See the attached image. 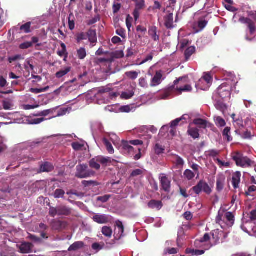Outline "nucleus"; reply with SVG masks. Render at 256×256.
<instances>
[{
    "mask_svg": "<svg viewBox=\"0 0 256 256\" xmlns=\"http://www.w3.org/2000/svg\"><path fill=\"white\" fill-rule=\"evenodd\" d=\"M182 78H180L178 79L175 80L174 82V85L168 87L164 90V94L162 96L163 99H166L168 98L175 90L178 92V94H181L182 92H190L192 90V88L190 84H186L183 87L178 88L176 86L178 84V82L182 80Z\"/></svg>",
    "mask_w": 256,
    "mask_h": 256,
    "instance_id": "nucleus-1",
    "label": "nucleus"
},
{
    "mask_svg": "<svg viewBox=\"0 0 256 256\" xmlns=\"http://www.w3.org/2000/svg\"><path fill=\"white\" fill-rule=\"evenodd\" d=\"M232 158L236 162L238 166L242 168L251 166L254 162L247 156L239 152H236L232 154Z\"/></svg>",
    "mask_w": 256,
    "mask_h": 256,
    "instance_id": "nucleus-2",
    "label": "nucleus"
},
{
    "mask_svg": "<svg viewBox=\"0 0 256 256\" xmlns=\"http://www.w3.org/2000/svg\"><path fill=\"white\" fill-rule=\"evenodd\" d=\"M95 172L91 170H88L86 164H78L76 167L75 176L78 178H84L94 176Z\"/></svg>",
    "mask_w": 256,
    "mask_h": 256,
    "instance_id": "nucleus-3",
    "label": "nucleus"
},
{
    "mask_svg": "<svg viewBox=\"0 0 256 256\" xmlns=\"http://www.w3.org/2000/svg\"><path fill=\"white\" fill-rule=\"evenodd\" d=\"M68 225V222H67L57 219L52 220L50 224L52 230L58 232H60L66 230Z\"/></svg>",
    "mask_w": 256,
    "mask_h": 256,
    "instance_id": "nucleus-4",
    "label": "nucleus"
},
{
    "mask_svg": "<svg viewBox=\"0 0 256 256\" xmlns=\"http://www.w3.org/2000/svg\"><path fill=\"white\" fill-rule=\"evenodd\" d=\"M134 2L135 8L134 10L132 15L134 16V20L136 21L140 14V11L145 8V0H132Z\"/></svg>",
    "mask_w": 256,
    "mask_h": 256,
    "instance_id": "nucleus-5",
    "label": "nucleus"
},
{
    "mask_svg": "<svg viewBox=\"0 0 256 256\" xmlns=\"http://www.w3.org/2000/svg\"><path fill=\"white\" fill-rule=\"evenodd\" d=\"M239 21L244 24H246L250 34H253L256 30L254 22L250 18L241 17Z\"/></svg>",
    "mask_w": 256,
    "mask_h": 256,
    "instance_id": "nucleus-6",
    "label": "nucleus"
},
{
    "mask_svg": "<svg viewBox=\"0 0 256 256\" xmlns=\"http://www.w3.org/2000/svg\"><path fill=\"white\" fill-rule=\"evenodd\" d=\"M160 178V183L162 189L166 192H170V180L168 178L162 174Z\"/></svg>",
    "mask_w": 256,
    "mask_h": 256,
    "instance_id": "nucleus-7",
    "label": "nucleus"
},
{
    "mask_svg": "<svg viewBox=\"0 0 256 256\" xmlns=\"http://www.w3.org/2000/svg\"><path fill=\"white\" fill-rule=\"evenodd\" d=\"M92 219L99 224H106L110 222L108 216L104 214H96L93 216Z\"/></svg>",
    "mask_w": 256,
    "mask_h": 256,
    "instance_id": "nucleus-8",
    "label": "nucleus"
},
{
    "mask_svg": "<svg viewBox=\"0 0 256 256\" xmlns=\"http://www.w3.org/2000/svg\"><path fill=\"white\" fill-rule=\"evenodd\" d=\"M54 170V166L50 162H46L40 166V168L38 170V174L42 172H50Z\"/></svg>",
    "mask_w": 256,
    "mask_h": 256,
    "instance_id": "nucleus-9",
    "label": "nucleus"
},
{
    "mask_svg": "<svg viewBox=\"0 0 256 256\" xmlns=\"http://www.w3.org/2000/svg\"><path fill=\"white\" fill-rule=\"evenodd\" d=\"M162 74L161 70L156 71L151 80L150 86L154 87L160 84L162 82Z\"/></svg>",
    "mask_w": 256,
    "mask_h": 256,
    "instance_id": "nucleus-10",
    "label": "nucleus"
},
{
    "mask_svg": "<svg viewBox=\"0 0 256 256\" xmlns=\"http://www.w3.org/2000/svg\"><path fill=\"white\" fill-rule=\"evenodd\" d=\"M164 24L166 28L171 29L174 28V16L172 13L168 12V14L164 17Z\"/></svg>",
    "mask_w": 256,
    "mask_h": 256,
    "instance_id": "nucleus-11",
    "label": "nucleus"
},
{
    "mask_svg": "<svg viewBox=\"0 0 256 256\" xmlns=\"http://www.w3.org/2000/svg\"><path fill=\"white\" fill-rule=\"evenodd\" d=\"M58 216H68L72 214V209L66 206H58Z\"/></svg>",
    "mask_w": 256,
    "mask_h": 256,
    "instance_id": "nucleus-12",
    "label": "nucleus"
},
{
    "mask_svg": "<svg viewBox=\"0 0 256 256\" xmlns=\"http://www.w3.org/2000/svg\"><path fill=\"white\" fill-rule=\"evenodd\" d=\"M148 34L154 42L159 41L160 36L158 34L157 28L156 26H150L148 28Z\"/></svg>",
    "mask_w": 256,
    "mask_h": 256,
    "instance_id": "nucleus-13",
    "label": "nucleus"
},
{
    "mask_svg": "<svg viewBox=\"0 0 256 256\" xmlns=\"http://www.w3.org/2000/svg\"><path fill=\"white\" fill-rule=\"evenodd\" d=\"M32 244L30 242H23L20 246V251L22 254H28L32 252Z\"/></svg>",
    "mask_w": 256,
    "mask_h": 256,
    "instance_id": "nucleus-14",
    "label": "nucleus"
},
{
    "mask_svg": "<svg viewBox=\"0 0 256 256\" xmlns=\"http://www.w3.org/2000/svg\"><path fill=\"white\" fill-rule=\"evenodd\" d=\"M222 234L223 232L220 231L219 230H215L211 232L210 234L212 236L213 244H216L219 242L220 236Z\"/></svg>",
    "mask_w": 256,
    "mask_h": 256,
    "instance_id": "nucleus-15",
    "label": "nucleus"
},
{
    "mask_svg": "<svg viewBox=\"0 0 256 256\" xmlns=\"http://www.w3.org/2000/svg\"><path fill=\"white\" fill-rule=\"evenodd\" d=\"M130 141L122 140L121 146L122 149L124 151L128 152V154L134 153V148L131 146Z\"/></svg>",
    "mask_w": 256,
    "mask_h": 256,
    "instance_id": "nucleus-16",
    "label": "nucleus"
},
{
    "mask_svg": "<svg viewBox=\"0 0 256 256\" xmlns=\"http://www.w3.org/2000/svg\"><path fill=\"white\" fill-rule=\"evenodd\" d=\"M86 36L90 43L96 44L97 42L96 32L95 30L90 29L87 32Z\"/></svg>",
    "mask_w": 256,
    "mask_h": 256,
    "instance_id": "nucleus-17",
    "label": "nucleus"
},
{
    "mask_svg": "<svg viewBox=\"0 0 256 256\" xmlns=\"http://www.w3.org/2000/svg\"><path fill=\"white\" fill-rule=\"evenodd\" d=\"M149 208L152 209H156L160 210L163 206L162 203L160 200H152L149 202L148 204Z\"/></svg>",
    "mask_w": 256,
    "mask_h": 256,
    "instance_id": "nucleus-18",
    "label": "nucleus"
},
{
    "mask_svg": "<svg viewBox=\"0 0 256 256\" xmlns=\"http://www.w3.org/2000/svg\"><path fill=\"white\" fill-rule=\"evenodd\" d=\"M241 173L240 172H236L232 176V184L234 188H237L239 186L240 180Z\"/></svg>",
    "mask_w": 256,
    "mask_h": 256,
    "instance_id": "nucleus-19",
    "label": "nucleus"
},
{
    "mask_svg": "<svg viewBox=\"0 0 256 256\" xmlns=\"http://www.w3.org/2000/svg\"><path fill=\"white\" fill-rule=\"evenodd\" d=\"M187 134L194 140L198 138L200 136L199 130L196 128H191L189 126L187 131Z\"/></svg>",
    "mask_w": 256,
    "mask_h": 256,
    "instance_id": "nucleus-20",
    "label": "nucleus"
},
{
    "mask_svg": "<svg viewBox=\"0 0 256 256\" xmlns=\"http://www.w3.org/2000/svg\"><path fill=\"white\" fill-rule=\"evenodd\" d=\"M225 180V176L222 174L220 175L218 177L216 180V190L218 191H221L224 188Z\"/></svg>",
    "mask_w": 256,
    "mask_h": 256,
    "instance_id": "nucleus-21",
    "label": "nucleus"
},
{
    "mask_svg": "<svg viewBox=\"0 0 256 256\" xmlns=\"http://www.w3.org/2000/svg\"><path fill=\"white\" fill-rule=\"evenodd\" d=\"M84 246V242L82 241L76 242L69 247L68 250L70 252L76 251L83 248Z\"/></svg>",
    "mask_w": 256,
    "mask_h": 256,
    "instance_id": "nucleus-22",
    "label": "nucleus"
},
{
    "mask_svg": "<svg viewBox=\"0 0 256 256\" xmlns=\"http://www.w3.org/2000/svg\"><path fill=\"white\" fill-rule=\"evenodd\" d=\"M192 123L201 128H206L208 124V122L202 118H196L193 120Z\"/></svg>",
    "mask_w": 256,
    "mask_h": 256,
    "instance_id": "nucleus-23",
    "label": "nucleus"
},
{
    "mask_svg": "<svg viewBox=\"0 0 256 256\" xmlns=\"http://www.w3.org/2000/svg\"><path fill=\"white\" fill-rule=\"evenodd\" d=\"M115 226L118 228V234H117L118 238H121L123 236L124 232V226L122 222L118 220L115 222Z\"/></svg>",
    "mask_w": 256,
    "mask_h": 256,
    "instance_id": "nucleus-24",
    "label": "nucleus"
},
{
    "mask_svg": "<svg viewBox=\"0 0 256 256\" xmlns=\"http://www.w3.org/2000/svg\"><path fill=\"white\" fill-rule=\"evenodd\" d=\"M196 48L194 46L188 47L184 52V56L186 60H188L190 57L195 52Z\"/></svg>",
    "mask_w": 256,
    "mask_h": 256,
    "instance_id": "nucleus-25",
    "label": "nucleus"
},
{
    "mask_svg": "<svg viewBox=\"0 0 256 256\" xmlns=\"http://www.w3.org/2000/svg\"><path fill=\"white\" fill-rule=\"evenodd\" d=\"M31 25V22H28L25 24L22 25L20 28V30L22 32L26 34L30 33L32 32L30 29Z\"/></svg>",
    "mask_w": 256,
    "mask_h": 256,
    "instance_id": "nucleus-26",
    "label": "nucleus"
},
{
    "mask_svg": "<svg viewBox=\"0 0 256 256\" xmlns=\"http://www.w3.org/2000/svg\"><path fill=\"white\" fill-rule=\"evenodd\" d=\"M96 160H98L96 157H95L91 159L89 162V166L92 168H94L96 170H98L100 169V164H98L99 162Z\"/></svg>",
    "mask_w": 256,
    "mask_h": 256,
    "instance_id": "nucleus-27",
    "label": "nucleus"
},
{
    "mask_svg": "<svg viewBox=\"0 0 256 256\" xmlns=\"http://www.w3.org/2000/svg\"><path fill=\"white\" fill-rule=\"evenodd\" d=\"M102 232L105 236L110 238L112 234V230L110 226H104L102 228Z\"/></svg>",
    "mask_w": 256,
    "mask_h": 256,
    "instance_id": "nucleus-28",
    "label": "nucleus"
},
{
    "mask_svg": "<svg viewBox=\"0 0 256 256\" xmlns=\"http://www.w3.org/2000/svg\"><path fill=\"white\" fill-rule=\"evenodd\" d=\"M102 142L108 152L110 154H114V148L111 143L108 141V140L106 138H104L102 140Z\"/></svg>",
    "mask_w": 256,
    "mask_h": 256,
    "instance_id": "nucleus-29",
    "label": "nucleus"
},
{
    "mask_svg": "<svg viewBox=\"0 0 256 256\" xmlns=\"http://www.w3.org/2000/svg\"><path fill=\"white\" fill-rule=\"evenodd\" d=\"M71 70V67L68 66L65 68L64 69L61 70L56 74V76L57 78H61L64 76L66 75Z\"/></svg>",
    "mask_w": 256,
    "mask_h": 256,
    "instance_id": "nucleus-30",
    "label": "nucleus"
},
{
    "mask_svg": "<svg viewBox=\"0 0 256 256\" xmlns=\"http://www.w3.org/2000/svg\"><path fill=\"white\" fill-rule=\"evenodd\" d=\"M77 56L80 60H84L86 56V50L84 48H80L77 50Z\"/></svg>",
    "mask_w": 256,
    "mask_h": 256,
    "instance_id": "nucleus-31",
    "label": "nucleus"
},
{
    "mask_svg": "<svg viewBox=\"0 0 256 256\" xmlns=\"http://www.w3.org/2000/svg\"><path fill=\"white\" fill-rule=\"evenodd\" d=\"M215 106L217 110H220L222 113H224L227 110L226 104L221 101H218L215 104Z\"/></svg>",
    "mask_w": 256,
    "mask_h": 256,
    "instance_id": "nucleus-32",
    "label": "nucleus"
},
{
    "mask_svg": "<svg viewBox=\"0 0 256 256\" xmlns=\"http://www.w3.org/2000/svg\"><path fill=\"white\" fill-rule=\"evenodd\" d=\"M98 161L102 165L106 166L108 163H111L110 158L109 157H104L102 156H96Z\"/></svg>",
    "mask_w": 256,
    "mask_h": 256,
    "instance_id": "nucleus-33",
    "label": "nucleus"
},
{
    "mask_svg": "<svg viewBox=\"0 0 256 256\" xmlns=\"http://www.w3.org/2000/svg\"><path fill=\"white\" fill-rule=\"evenodd\" d=\"M140 72L136 71H129L125 72L126 76L130 80H135L137 78Z\"/></svg>",
    "mask_w": 256,
    "mask_h": 256,
    "instance_id": "nucleus-34",
    "label": "nucleus"
},
{
    "mask_svg": "<svg viewBox=\"0 0 256 256\" xmlns=\"http://www.w3.org/2000/svg\"><path fill=\"white\" fill-rule=\"evenodd\" d=\"M230 128L226 127L222 132V135L224 136L228 142H230L232 140V137L230 136Z\"/></svg>",
    "mask_w": 256,
    "mask_h": 256,
    "instance_id": "nucleus-35",
    "label": "nucleus"
},
{
    "mask_svg": "<svg viewBox=\"0 0 256 256\" xmlns=\"http://www.w3.org/2000/svg\"><path fill=\"white\" fill-rule=\"evenodd\" d=\"M224 86L222 85L219 87L218 89V92L220 96L222 98L226 96L230 95V92L228 90H224Z\"/></svg>",
    "mask_w": 256,
    "mask_h": 256,
    "instance_id": "nucleus-36",
    "label": "nucleus"
},
{
    "mask_svg": "<svg viewBox=\"0 0 256 256\" xmlns=\"http://www.w3.org/2000/svg\"><path fill=\"white\" fill-rule=\"evenodd\" d=\"M60 46L62 48V50H58L57 52V54L60 56L62 57L65 54L66 55V54H68V52H67L66 50V46L64 42H60Z\"/></svg>",
    "mask_w": 256,
    "mask_h": 256,
    "instance_id": "nucleus-37",
    "label": "nucleus"
},
{
    "mask_svg": "<svg viewBox=\"0 0 256 256\" xmlns=\"http://www.w3.org/2000/svg\"><path fill=\"white\" fill-rule=\"evenodd\" d=\"M215 123L216 126L219 127H224L226 124L224 120L220 116H217L216 118Z\"/></svg>",
    "mask_w": 256,
    "mask_h": 256,
    "instance_id": "nucleus-38",
    "label": "nucleus"
},
{
    "mask_svg": "<svg viewBox=\"0 0 256 256\" xmlns=\"http://www.w3.org/2000/svg\"><path fill=\"white\" fill-rule=\"evenodd\" d=\"M65 194V192L62 189H56L54 193V196L56 198H62Z\"/></svg>",
    "mask_w": 256,
    "mask_h": 256,
    "instance_id": "nucleus-39",
    "label": "nucleus"
},
{
    "mask_svg": "<svg viewBox=\"0 0 256 256\" xmlns=\"http://www.w3.org/2000/svg\"><path fill=\"white\" fill-rule=\"evenodd\" d=\"M202 180H200L198 184L194 186L192 190L196 194H199L200 192L202 191Z\"/></svg>",
    "mask_w": 256,
    "mask_h": 256,
    "instance_id": "nucleus-40",
    "label": "nucleus"
},
{
    "mask_svg": "<svg viewBox=\"0 0 256 256\" xmlns=\"http://www.w3.org/2000/svg\"><path fill=\"white\" fill-rule=\"evenodd\" d=\"M184 177L188 180H192L195 174L190 170H186L184 173Z\"/></svg>",
    "mask_w": 256,
    "mask_h": 256,
    "instance_id": "nucleus-41",
    "label": "nucleus"
},
{
    "mask_svg": "<svg viewBox=\"0 0 256 256\" xmlns=\"http://www.w3.org/2000/svg\"><path fill=\"white\" fill-rule=\"evenodd\" d=\"M154 150L156 154L160 155L164 150V148L158 144H156L154 147Z\"/></svg>",
    "mask_w": 256,
    "mask_h": 256,
    "instance_id": "nucleus-42",
    "label": "nucleus"
},
{
    "mask_svg": "<svg viewBox=\"0 0 256 256\" xmlns=\"http://www.w3.org/2000/svg\"><path fill=\"white\" fill-rule=\"evenodd\" d=\"M202 190L206 192V194H210L212 192L211 188H210L208 184L202 180Z\"/></svg>",
    "mask_w": 256,
    "mask_h": 256,
    "instance_id": "nucleus-43",
    "label": "nucleus"
},
{
    "mask_svg": "<svg viewBox=\"0 0 256 256\" xmlns=\"http://www.w3.org/2000/svg\"><path fill=\"white\" fill-rule=\"evenodd\" d=\"M82 185L85 186H90L92 185L94 186H97L98 185V182L94 180H83L82 182Z\"/></svg>",
    "mask_w": 256,
    "mask_h": 256,
    "instance_id": "nucleus-44",
    "label": "nucleus"
},
{
    "mask_svg": "<svg viewBox=\"0 0 256 256\" xmlns=\"http://www.w3.org/2000/svg\"><path fill=\"white\" fill-rule=\"evenodd\" d=\"M175 163L177 166H182L184 165V160L178 155L175 156Z\"/></svg>",
    "mask_w": 256,
    "mask_h": 256,
    "instance_id": "nucleus-45",
    "label": "nucleus"
},
{
    "mask_svg": "<svg viewBox=\"0 0 256 256\" xmlns=\"http://www.w3.org/2000/svg\"><path fill=\"white\" fill-rule=\"evenodd\" d=\"M225 216L228 221L230 224H233L234 223V216L231 212H226L225 214Z\"/></svg>",
    "mask_w": 256,
    "mask_h": 256,
    "instance_id": "nucleus-46",
    "label": "nucleus"
},
{
    "mask_svg": "<svg viewBox=\"0 0 256 256\" xmlns=\"http://www.w3.org/2000/svg\"><path fill=\"white\" fill-rule=\"evenodd\" d=\"M49 215L53 218L56 215L58 216V206L56 208L50 206L49 210Z\"/></svg>",
    "mask_w": 256,
    "mask_h": 256,
    "instance_id": "nucleus-47",
    "label": "nucleus"
},
{
    "mask_svg": "<svg viewBox=\"0 0 256 256\" xmlns=\"http://www.w3.org/2000/svg\"><path fill=\"white\" fill-rule=\"evenodd\" d=\"M32 46V42H26L21 44L19 46V48L22 50H25L28 48Z\"/></svg>",
    "mask_w": 256,
    "mask_h": 256,
    "instance_id": "nucleus-48",
    "label": "nucleus"
},
{
    "mask_svg": "<svg viewBox=\"0 0 256 256\" xmlns=\"http://www.w3.org/2000/svg\"><path fill=\"white\" fill-rule=\"evenodd\" d=\"M111 198V196L109 194L104 195L102 196H98L96 198L97 201H100L102 203L107 202Z\"/></svg>",
    "mask_w": 256,
    "mask_h": 256,
    "instance_id": "nucleus-49",
    "label": "nucleus"
},
{
    "mask_svg": "<svg viewBox=\"0 0 256 256\" xmlns=\"http://www.w3.org/2000/svg\"><path fill=\"white\" fill-rule=\"evenodd\" d=\"M134 95V92L132 91L128 92H124L122 94V97L126 100L132 98Z\"/></svg>",
    "mask_w": 256,
    "mask_h": 256,
    "instance_id": "nucleus-50",
    "label": "nucleus"
},
{
    "mask_svg": "<svg viewBox=\"0 0 256 256\" xmlns=\"http://www.w3.org/2000/svg\"><path fill=\"white\" fill-rule=\"evenodd\" d=\"M23 58L20 54H17L13 56L9 57L8 61L10 63H12L13 62H15L18 60H22Z\"/></svg>",
    "mask_w": 256,
    "mask_h": 256,
    "instance_id": "nucleus-51",
    "label": "nucleus"
},
{
    "mask_svg": "<svg viewBox=\"0 0 256 256\" xmlns=\"http://www.w3.org/2000/svg\"><path fill=\"white\" fill-rule=\"evenodd\" d=\"M76 40L78 42L84 40H86L87 38L86 34L83 32L78 33L76 35Z\"/></svg>",
    "mask_w": 256,
    "mask_h": 256,
    "instance_id": "nucleus-52",
    "label": "nucleus"
},
{
    "mask_svg": "<svg viewBox=\"0 0 256 256\" xmlns=\"http://www.w3.org/2000/svg\"><path fill=\"white\" fill-rule=\"evenodd\" d=\"M52 110H43L42 112H39L38 114H34V116H48L50 114L52 113Z\"/></svg>",
    "mask_w": 256,
    "mask_h": 256,
    "instance_id": "nucleus-53",
    "label": "nucleus"
},
{
    "mask_svg": "<svg viewBox=\"0 0 256 256\" xmlns=\"http://www.w3.org/2000/svg\"><path fill=\"white\" fill-rule=\"evenodd\" d=\"M28 238H30V240L34 242L40 243L42 242V238L34 235L30 234Z\"/></svg>",
    "mask_w": 256,
    "mask_h": 256,
    "instance_id": "nucleus-54",
    "label": "nucleus"
},
{
    "mask_svg": "<svg viewBox=\"0 0 256 256\" xmlns=\"http://www.w3.org/2000/svg\"><path fill=\"white\" fill-rule=\"evenodd\" d=\"M139 85L140 86L144 88H147L148 84L145 78H141L139 80Z\"/></svg>",
    "mask_w": 256,
    "mask_h": 256,
    "instance_id": "nucleus-55",
    "label": "nucleus"
},
{
    "mask_svg": "<svg viewBox=\"0 0 256 256\" xmlns=\"http://www.w3.org/2000/svg\"><path fill=\"white\" fill-rule=\"evenodd\" d=\"M116 34L122 38H124L126 36V30L122 28H119L116 30Z\"/></svg>",
    "mask_w": 256,
    "mask_h": 256,
    "instance_id": "nucleus-56",
    "label": "nucleus"
},
{
    "mask_svg": "<svg viewBox=\"0 0 256 256\" xmlns=\"http://www.w3.org/2000/svg\"><path fill=\"white\" fill-rule=\"evenodd\" d=\"M183 118H178L170 122V127L172 128H174L178 125L179 122L182 120Z\"/></svg>",
    "mask_w": 256,
    "mask_h": 256,
    "instance_id": "nucleus-57",
    "label": "nucleus"
},
{
    "mask_svg": "<svg viewBox=\"0 0 256 256\" xmlns=\"http://www.w3.org/2000/svg\"><path fill=\"white\" fill-rule=\"evenodd\" d=\"M208 24V21L206 20H200L198 22V27L200 30L204 29Z\"/></svg>",
    "mask_w": 256,
    "mask_h": 256,
    "instance_id": "nucleus-58",
    "label": "nucleus"
},
{
    "mask_svg": "<svg viewBox=\"0 0 256 256\" xmlns=\"http://www.w3.org/2000/svg\"><path fill=\"white\" fill-rule=\"evenodd\" d=\"M179 192L180 194L182 195L184 198H187L189 196L186 192V190L184 188H182L180 186Z\"/></svg>",
    "mask_w": 256,
    "mask_h": 256,
    "instance_id": "nucleus-59",
    "label": "nucleus"
},
{
    "mask_svg": "<svg viewBox=\"0 0 256 256\" xmlns=\"http://www.w3.org/2000/svg\"><path fill=\"white\" fill-rule=\"evenodd\" d=\"M179 251V249L177 248H168L166 250V253L172 254H176Z\"/></svg>",
    "mask_w": 256,
    "mask_h": 256,
    "instance_id": "nucleus-60",
    "label": "nucleus"
},
{
    "mask_svg": "<svg viewBox=\"0 0 256 256\" xmlns=\"http://www.w3.org/2000/svg\"><path fill=\"white\" fill-rule=\"evenodd\" d=\"M45 120L46 119L43 118L32 119L31 120V124H38L44 122Z\"/></svg>",
    "mask_w": 256,
    "mask_h": 256,
    "instance_id": "nucleus-61",
    "label": "nucleus"
},
{
    "mask_svg": "<svg viewBox=\"0 0 256 256\" xmlns=\"http://www.w3.org/2000/svg\"><path fill=\"white\" fill-rule=\"evenodd\" d=\"M72 146V148L76 150H80L82 147V145L78 142H73Z\"/></svg>",
    "mask_w": 256,
    "mask_h": 256,
    "instance_id": "nucleus-62",
    "label": "nucleus"
},
{
    "mask_svg": "<svg viewBox=\"0 0 256 256\" xmlns=\"http://www.w3.org/2000/svg\"><path fill=\"white\" fill-rule=\"evenodd\" d=\"M29 68L30 69V70H33L34 69V66L30 64V60H26L24 64V68L26 70H28Z\"/></svg>",
    "mask_w": 256,
    "mask_h": 256,
    "instance_id": "nucleus-63",
    "label": "nucleus"
},
{
    "mask_svg": "<svg viewBox=\"0 0 256 256\" xmlns=\"http://www.w3.org/2000/svg\"><path fill=\"white\" fill-rule=\"evenodd\" d=\"M121 4L118 3L114 4L112 6V10L114 14L117 13L120 10Z\"/></svg>",
    "mask_w": 256,
    "mask_h": 256,
    "instance_id": "nucleus-64",
    "label": "nucleus"
}]
</instances>
